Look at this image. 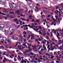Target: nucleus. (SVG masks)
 I'll use <instances>...</instances> for the list:
<instances>
[{
	"mask_svg": "<svg viewBox=\"0 0 63 63\" xmlns=\"http://www.w3.org/2000/svg\"><path fill=\"white\" fill-rule=\"evenodd\" d=\"M38 28H40V29H42V27H41V26H39L38 27Z\"/></svg>",
	"mask_w": 63,
	"mask_h": 63,
	"instance_id": "63",
	"label": "nucleus"
},
{
	"mask_svg": "<svg viewBox=\"0 0 63 63\" xmlns=\"http://www.w3.org/2000/svg\"><path fill=\"white\" fill-rule=\"evenodd\" d=\"M29 52V50H27L25 52V53H28V52Z\"/></svg>",
	"mask_w": 63,
	"mask_h": 63,
	"instance_id": "36",
	"label": "nucleus"
},
{
	"mask_svg": "<svg viewBox=\"0 0 63 63\" xmlns=\"http://www.w3.org/2000/svg\"><path fill=\"white\" fill-rule=\"evenodd\" d=\"M15 17L13 16H11L10 17L11 18H14Z\"/></svg>",
	"mask_w": 63,
	"mask_h": 63,
	"instance_id": "50",
	"label": "nucleus"
},
{
	"mask_svg": "<svg viewBox=\"0 0 63 63\" xmlns=\"http://www.w3.org/2000/svg\"><path fill=\"white\" fill-rule=\"evenodd\" d=\"M32 47H33V48H36V46H33Z\"/></svg>",
	"mask_w": 63,
	"mask_h": 63,
	"instance_id": "39",
	"label": "nucleus"
},
{
	"mask_svg": "<svg viewBox=\"0 0 63 63\" xmlns=\"http://www.w3.org/2000/svg\"><path fill=\"white\" fill-rule=\"evenodd\" d=\"M22 47V46L19 45L18 46V48H20V47Z\"/></svg>",
	"mask_w": 63,
	"mask_h": 63,
	"instance_id": "45",
	"label": "nucleus"
},
{
	"mask_svg": "<svg viewBox=\"0 0 63 63\" xmlns=\"http://www.w3.org/2000/svg\"><path fill=\"white\" fill-rule=\"evenodd\" d=\"M43 9H47V8L45 7H42Z\"/></svg>",
	"mask_w": 63,
	"mask_h": 63,
	"instance_id": "58",
	"label": "nucleus"
},
{
	"mask_svg": "<svg viewBox=\"0 0 63 63\" xmlns=\"http://www.w3.org/2000/svg\"><path fill=\"white\" fill-rule=\"evenodd\" d=\"M23 34H25V35H27V33H26V32L25 31H24L23 32Z\"/></svg>",
	"mask_w": 63,
	"mask_h": 63,
	"instance_id": "29",
	"label": "nucleus"
},
{
	"mask_svg": "<svg viewBox=\"0 0 63 63\" xmlns=\"http://www.w3.org/2000/svg\"><path fill=\"white\" fill-rule=\"evenodd\" d=\"M44 17H46V16H45V15H43L42 16V18H43Z\"/></svg>",
	"mask_w": 63,
	"mask_h": 63,
	"instance_id": "43",
	"label": "nucleus"
},
{
	"mask_svg": "<svg viewBox=\"0 0 63 63\" xmlns=\"http://www.w3.org/2000/svg\"><path fill=\"white\" fill-rule=\"evenodd\" d=\"M39 53V54L40 55H41V54H42V53L41 52H38Z\"/></svg>",
	"mask_w": 63,
	"mask_h": 63,
	"instance_id": "52",
	"label": "nucleus"
},
{
	"mask_svg": "<svg viewBox=\"0 0 63 63\" xmlns=\"http://www.w3.org/2000/svg\"><path fill=\"white\" fill-rule=\"evenodd\" d=\"M62 20V18H59L58 19V22H59V23H60V21H61Z\"/></svg>",
	"mask_w": 63,
	"mask_h": 63,
	"instance_id": "13",
	"label": "nucleus"
},
{
	"mask_svg": "<svg viewBox=\"0 0 63 63\" xmlns=\"http://www.w3.org/2000/svg\"><path fill=\"white\" fill-rule=\"evenodd\" d=\"M14 59L15 61H16L17 60L16 59V58H14Z\"/></svg>",
	"mask_w": 63,
	"mask_h": 63,
	"instance_id": "56",
	"label": "nucleus"
},
{
	"mask_svg": "<svg viewBox=\"0 0 63 63\" xmlns=\"http://www.w3.org/2000/svg\"><path fill=\"white\" fill-rule=\"evenodd\" d=\"M5 27V25L3 24H1L0 25V28L3 29Z\"/></svg>",
	"mask_w": 63,
	"mask_h": 63,
	"instance_id": "4",
	"label": "nucleus"
},
{
	"mask_svg": "<svg viewBox=\"0 0 63 63\" xmlns=\"http://www.w3.org/2000/svg\"><path fill=\"white\" fill-rule=\"evenodd\" d=\"M20 25H18L17 26V29H18V28H19V27H20Z\"/></svg>",
	"mask_w": 63,
	"mask_h": 63,
	"instance_id": "55",
	"label": "nucleus"
},
{
	"mask_svg": "<svg viewBox=\"0 0 63 63\" xmlns=\"http://www.w3.org/2000/svg\"><path fill=\"white\" fill-rule=\"evenodd\" d=\"M7 61H8V60L7 59V58H6V57H5L3 61V63H5V62H7Z\"/></svg>",
	"mask_w": 63,
	"mask_h": 63,
	"instance_id": "9",
	"label": "nucleus"
},
{
	"mask_svg": "<svg viewBox=\"0 0 63 63\" xmlns=\"http://www.w3.org/2000/svg\"><path fill=\"white\" fill-rule=\"evenodd\" d=\"M23 46H24L26 48H27V45H26V44L25 43H24V44H23Z\"/></svg>",
	"mask_w": 63,
	"mask_h": 63,
	"instance_id": "23",
	"label": "nucleus"
},
{
	"mask_svg": "<svg viewBox=\"0 0 63 63\" xmlns=\"http://www.w3.org/2000/svg\"><path fill=\"white\" fill-rule=\"evenodd\" d=\"M55 10V9L53 8V10H52V11H51L52 12H53H53H54V10Z\"/></svg>",
	"mask_w": 63,
	"mask_h": 63,
	"instance_id": "53",
	"label": "nucleus"
},
{
	"mask_svg": "<svg viewBox=\"0 0 63 63\" xmlns=\"http://www.w3.org/2000/svg\"><path fill=\"white\" fill-rule=\"evenodd\" d=\"M7 42L8 43H11V41L9 40H7Z\"/></svg>",
	"mask_w": 63,
	"mask_h": 63,
	"instance_id": "48",
	"label": "nucleus"
},
{
	"mask_svg": "<svg viewBox=\"0 0 63 63\" xmlns=\"http://www.w3.org/2000/svg\"><path fill=\"white\" fill-rule=\"evenodd\" d=\"M40 6V5L39 4H36V6H38V7H39Z\"/></svg>",
	"mask_w": 63,
	"mask_h": 63,
	"instance_id": "49",
	"label": "nucleus"
},
{
	"mask_svg": "<svg viewBox=\"0 0 63 63\" xmlns=\"http://www.w3.org/2000/svg\"><path fill=\"white\" fill-rule=\"evenodd\" d=\"M18 44H19V45H20V44H21V43L19 42H16V44L15 46V47H17V46L18 45Z\"/></svg>",
	"mask_w": 63,
	"mask_h": 63,
	"instance_id": "11",
	"label": "nucleus"
},
{
	"mask_svg": "<svg viewBox=\"0 0 63 63\" xmlns=\"http://www.w3.org/2000/svg\"><path fill=\"white\" fill-rule=\"evenodd\" d=\"M40 4H43V0H40Z\"/></svg>",
	"mask_w": 63,
	"mask_h": 63,
	"instance_id": "27",
	"label": "nucleus"
},
{
	"mask_svg": "<svg viewBox=\"0 0 63 63\" xmlns=\"http://www.w3.org/2000/svg\"><path fill=\"white\" fill-rule=\"evenodd\" d=\"M24 60H23V59H22V61L21 62L22 63H24Z\"/></svg>",
	"mask_w": 63,
	"mask_h": 63,
	"instance_id": "33",
	"label": "nucleus"
},
{
	"mask_svg": "<svg viewBox=\"0 0 63 63\" xmlns=\"http://www.w3.org/2000/svg\"><path fill=\"white\" fill-rule=\"evenodd\" d=\"M18 60L19 61H20V60L21 59V57H20L19 55L18 56Z\"/></svg>",
	"mask_w": 63,
	"mask_h": 63,
	"instance_id": "12",
	"label": "nucleus"
},
{
	"mask_svg": "<svg viewBox=\"0 0 63 63\" xmlns=\"http://www.w3.org/2000/svg\"><path fill=\"white\" fill-rule=\"evenodd\" d=\"M9 6L10 8H11V9H14V8H16V6H15L14 7L12 5V4H11V3H9Z\"/></svg>",
	"mask_w": 63,
	"mask_h": 63,
	"instance_id": "5",
	"label": "nucleus"
},
{
	"mask_svg": "<svg viewBox=\"0 0 63 63\" xmlns=\"http://www.w3.org/2000/svg\"><path fill=\"white\" fill-rule=\"evenodd\" d=\"M31 24H32V26H33L34 25H38V24L37 23L35 22L34 23H32Z\"/></svg>",
	"mask_w": 63,
	"mask_h": 63,
	"instance_id": "15",
	"label": "nucleus"
},
{
	"mask_svg": "<svg viewBox=\"0 0 63 63\" xmlns=\"http://www.w3.org/2000/svg\"><path fill=\"white\" fill-rule=\"evenodd\" d=\"M28 50L29 51H32V49H31V48H30Z\"/></svg>",
	"mask_w": 63,
	"mask_h": 63,
	"instance_id": "40",
	"label": "nucleus"
},
{
	"mask_svg": "<svg viewBox=\"0 0 63 63\" xmlns=\"http://www.w3.org/2000/svg\"><path fill=\"white\" fill-rule=\"evenodd\" d=\"M49 37L48 36H46V39H47V40H49Z\"/></svg>",
	"mask_w": 63,
	"mask_h": 63,
	"instance_id": "41",
	"label": "nucleus"
},
{
	"mask_svg": "<svg viewBox=\"0 0 63 63\" xmlns=\"http://www.w3.org/2000/svg\"><path fill=\"white\" fill-rule=\"evenodd\" d=\"M51 53V56H53V54L52 53V52H51L50 53Z\"/></svg>",
	"mask_w": 63,
	"mask_h": 63,
	"instance_id": "54",
	"label": "nucleus"
},
{
	"mask_svg": "<svg viewBox=\"0 0 63 63\" xmlns=\"http://www.w3.org/2000/svg\"><path fill=\"white\" fill-rule=\"evenodd\" d=\"M27 35L25 34V35H24L23 36V37H24V38H26L27 37Z\"/></svg>",
	"mask_w": 63,
	"mask_h": 63,
	"instance_id": "26",
	"label": "nucleus"
},
{
	"mask_svg": "<svg viewBox=\"0 0 63 63\" xmlns=\"http://www.w3.org/2000/svg\"><path fill=\"white\" fill-rule=\"evenodd\" d=\"M28 45V47H27V48H30L31 47V46H32V44H29V43H27Z\"/></svg>",
	"mask_w": 63,
	"mask_h": 63,
	"instance_id": "10",
	"label": "nucleus"
},
{
	"mask_svg": "<svg viewBox=\"0 0 63 63\" xmlns=\"http://www.w3.org/2000/svg\"><path fill=\"white\" fill-rule=\"evenodd\" d=\"M56 63H59V61H57L56 62Z\"/></svg>",
	"mask_w": 63,
	"mask_h": 63,
	"instance_id": "60",
	"label": "nucleus"
},
{
	"mask_svg": "<svg viewBox=\"0 0 63 63\" xmlns=\"http://www.w3.org/2000/svg\"><path fill=\"white\" fill-rule=\"evenodd\" d=\"M61 10H63V6L61 7Z\"/></svg>",
	"mask_w": 63,
	"mask_h": 63,
	"instance_id": "44",
	"label": "nucleus"
},
{
	"mask_svg": "<svg viewBox=\"0 0 63 63\" xmlns=\"http://www.w3.org/2000/svg\"><path fill=\"white\" fill-rule=\"evenodd\" d=\"M31 26L30 27L31 28H32V29H33L34 28V27H33V26H32V24H31Z\"/></svg>",
	"mask_w": 63,
	"mask_h": 63,
	"instance_id": "34",
	"label": "nucleus"
},
{
	"mask_svg": "<svg viewBox=\"0 0 63 63\" xmlns=\"http://www.w3.org/2000/svg\"><path fill=\"white\" fill-rule=\"evenodd\" d=\"M28 37L27 38V40H28L30 39V38L31 37V35H28Z\"/></svg>",
	"mask_w": 63,
	"mask_h": 63,
	"instance_id": "18",
	"label": "nucleus"
},
{
	"mask_svg": "<svg viewBox=\"0 0 63 63\" xmlns=\"http://www.w3.org/2000/svg\"><path fill=\"white\" fill-rule=\"evenodd\" d=\"M32 35H31V40H33V39H35V38L34 37V34H32Z\"/></svg>",
	"mask_w": 63,
	"mask_h": 63,
	"instance_id": "6",
	"label": "nucleus"
},
{
	"mask_svg": "<svg viewBox=\"0 0 63 63\" xmlns=\"http://www.w3.org/2000/svg\"><path fill=\"white\" fill-rule=\"evenodd\" d=\"M12 38L13 40H17V38L14 35H13L11 37Z\"/></svg>",
	"mask_w": 63,
	"mask_h": 63,
	"instance_id": "7",
	"label": "nucleus"
},
{
	"mask_svg": "<svg viewBox=\"0 0 63 63\" xmlns=\"http://www.w3.org/2000/svg\"><path fill=\"white\" fill-rule=\"evenodd\" d=\"M10 33V32L8 30H7L5 31V34L6 35H7L8 34H9Z\"/></svg>",
	"mask_w": 63,
	"mask_h": 63,
	"instance_id": "8",
	"label": "nucleus"
},
{
	"mask_svg": "<svg viewBox=\"0 0 63 63\" xmlns=\"http://www.w3.org/2000/svg\"><path fill=\"white\" fill-rule=\"evenodd\" d=\"M1 31L2 32H5L6 31V30L4 29H2Z\"/></svg>",
	"mask_w": 63,
	"mask_h": 63,
	"instance_id": "31",
	"label": "nucleus"
},
{
	"mask_svg": "<svg viewBox=\"0 0 63 63\" xmlns=\"http://www.w3.org/2000/svg\"><path fill=\"white\" fill-rule=\"evenodd\" d=\"M59 6H61V7H63V4L61 3L59 5Z\"/></svg>",
	"mask_w": 63,
	"mask_h": 63,
	"instance_id": "32",
	"label": "nucleus"
},
{
	"mask_svg": "<svg viewBox=\"0 0 63 63\" xmlns=\"http://www.w3.org/2000/svg\"><path fill=\"white\" fill-rule=\"evenodd\" d=\"M46 14L47 15L49 14V12H48V10L47 9L46 10Z\"/></svg>",
	"mask_w": 63,
	"mask_h": 63,
	"instance_id": "19",
	"label": "nucleus"
},
{
	"mask_svg": "<svg viewBox=\"0 0 63 63\" xmlns=\"http://www.w3.org/2000/svg\"><path fill=\"white\" fill-rule=\"evenodd\" d=\"M1 1L2 2H5V0H1Z\"/></svg>",
	"mask_w": 63,
	"mask_h": 63,
	"instance_id": "42",
	"label": "nucleus"
},
{
	"mask_svg": "<svg viewBox=\"0 0 63 63\" xmlns=\"http://www.w3.org/2000/svg\"><path fill=\"white\" fill-rule=\"evenodd\" d=\"M51 50H53V49H54V48H51Z\"/></svg>",
	"mask_w": 63,
	"mask_h": 63,
	"instance_id": "59",
	"label": "nucleus"
},
{
	"mask_svg": "<svg viewBox=\"0 0 63 63\" xmlns=\"http://www.w3.org/2000/svg\"><path fill=\"white\" fill-rule=\"evenodd\" d=\"M59 48L62 50V49L63 48V46H62L60 47H59Z\"/></svg>",
	"mask_w": 63,
	"mask_h": 63,
	"instance_id": "24",
	"label": "nucleus"
},
{
	"mask_svg": "<svg viewBox=\"0 0 63 63\" xmlns=\"http://www.w3.org/2000/svg\"><path fill=\"white\" fill-rule=\"evenodd\" d=\"M23 8L24 9H27V8L26 7L24 6H20V7L19 10H18L15 12V13L17 15H20V12L19 11H22V10H23V9L22 8Z\"/></svg>",
	"mask_w": 63,
	"mask_h": 63,
	"instance_id": "1",
	"label": "nucleus"
},
{
	"mask_svg": "<svg viewBox=\"0 0 63 63\" xmlns=\"http://www.w3.org/2000/svg\"><path fill=\"white\" fill-rule=\"evenodd\" d=\"M15 2H18V0H14Z\"/></svg>",
	"mask_w": 63,
	"mask_h": 63,
	"instance_id": "62",
	"label": "nucleus"
},
{
	"mask_svg": "<svg viewBox=\"0 0 63 63\" xmlns=\"http://www.w3.org/2000/svg\"><path fill=\"white\" fill-rule=\"evenodd\" d=\"M9 30L11 33L9 34L10 35L13 34L14 32H15V30L14 29V27H11L9 28Z\"/></svg>",
	"mask_w": 63,
	"mask_h": 63,
	"instance_id": "2",
	"label": "nucleus"
},
{
	"mask_svg": "<svg viewBox=\"0 0 63 63\" xmlns=\"http://www.w3.org/2000/svg\"><path fill=\"white\" fill-rule=\"evenodd\" d=\"M45 54L46 55H47V56H50V55L49 54H48L47 53H46Z\"/></svg>",
	"mask_w": 63,
	"mask_h": 63,
	"instance_id": "22",
	"label": "nucleus"
},
{
	"mask_svg": "<svg viewBox=\"0 0 63 63\" xmlns=\"http://www.w3.org/2000/svg\"><path fill=\"white\" fill-rule=\"evenodd\" d=\"M0 3H0V4H1V5H4L5 4V2H0Z\"/></svg>",
	"mask_w": 63,
	"mask_h": 63,
	"instance_id": "25",
	"label": "nucleus"
},
{
	"mask_svg": "<svg viewBox=\"0 0 63 63\" xmlns=\"http://www.w3.org/2000/svg\"><path fill=\"white\" fill-rule=\"evenodd\" d=\"M29 6H30V8H31V9H33L34 8V5L32 4V3H29Z\"/></svg>",
	"mask_w": 63,
	"mask_h": 63,
	"instance_id": "3",
	"label": "nucleus"
},
{
	"mask_svg": "<svg viewBox=\"0 0 63 63\" xmlns=\"http://www.w3.org/2000/svg\"><path fill=\"white\" fill-rule=\"evenodd\" d=\"M24 62L25 63H26V62H27V61H26V60H24Z\"/></svg>",
	"mask_w": 63,
	"mask_h": 63,
	"instance_id": "64",
	"label": "nucleus"
},
{
	"mask_svg": "<svg viewBox=\"0 0 63 63\" xmlns=\"http://www.w3.org/2000/svg\"><path fill=\"white\" fill-rule=\"evenodd\" d=\"M46 42H44L43 41L42 42V44H43L44 45L45 44H46Z\"/></svg>",
	"mask_w": 63,
	"mask_h": 63,
	"instance_id": "47",
	"label": "nucleus"
},
{
	"mask_svg": "<svg viewBox=\"0 0 63 63\" xmlns=\"http://www.w3.org/2000/svg\"><path fill=\"white\" fill-rule=\"evenodd\" d=\"M55 14L58 16V10H57L56 11H55Z\"/></svg>",
	"mask_w": 63,
	"mask_h": 63,
	"instance_id": "14",
	"label": "nucleus"
},
{
	"mask_svg": "<svg viewBox=\"0 0 63 63\" xmlns=\"http://www.w3.org/2000/svg\"><path fill=\"white\" fill-rule=\"evenodd\" d=\"M10 14H15V12H10Z\"/></svg>",
	"mask_w": 63,
	"mask_h": 63,
	"instance_id": "46",
	"label": "nucleus"
},
{
	"mask_svg": "<svg viewBox=\"0 0 63 63\" xmlns=\"http://www.w3.org/2000/svg\"><path fill=\"white\" fill-rule=\"evenodd\" d=\"M40 21V20H36V22H39V21Z\"/></svg>",
	"mask_w": 63,
	"mask_h": 63,
	"instance_id": "38",
	"label": "nucleus"
},
{
	"mask_svg": "<svg viewBox=\"0 0 63 63\" xmlns=\"http://www.w3.org/2000/svg\"><path fill=\"white\" fill-rule=\"evenodd\" d=\"M49 44V42L48 41H47V45H48Z\"/></svg>",
	"mask_w": 63,
	"mask_h": 63,
	"instance_id": "57",
	"label": "nucleus"
},
{
	"mask_svg": "<svg viewBox=\"0 0 63 63\" xmlns=\"http://www.w3.org/2000/svg\"><path fill=\"white\" fill-rule=\"evenodd\" d=\"M44 50V49L43 48H42L41 49V51L42 52H43Z\"/></svg>",
	"mask_w": 63,
	"mask_h": 63,
	"instance_id": "37",
	"label": "nucleus"
},
{
	"mask_svg": "<svg viewBox=\"0 0 63 63\" xmlns=\"http://www.w3.org/2000/svg\"><path fill=\"white\" fill-rule=\"evenodd\" d=\"M17 19L16 18L13 19V20L15 22H18Z\"/></svg>",
	"mask_w": 63,
	"mask_h": 63,
	"instance_id": "17",
	"label": "nucleus"
},
{
	"mask_svg": "<svg viewBox=\"0 0 63 63\" xmlns=\"http://www.w3.org/2000/svg\"><path fill=\"white\" fill-rule=\"evenodd\" d=\"M0 15H1V14H2V15H3L4 16H6V15L4 14L3 13H1V12H0Z\"/></svg>",
	"mask_w": 63,
	"mask_h": 63,
	"instance_id": "20",
	"label": "nucleus"
},
{
	"mask_svg": "<svg viewBox=\"0 0 63 63\" xmlns=\"http://www.w3.org/2000/svg\"><path fill=\"white\" fill-rule=\"evenodd\" d=\"M5 24L6 25H8V24H9V22H5Z\"/></svg>",
	"mask_w": 63,
	"mask_h": 63,
	"instance_id": "21",
	"label": "nucleus"
},
{
	"mask_svg": "<svg viewBox=\"0 0 63 63\" xmlns=\"http://www.w3.org/2000/svg\"><path fill=\"white\" fill-rule=\"evenodd\" d=\"M24 55H28V54H26L25 53H24Z\"/></svg>",
	"mask_w": 63,
	"mask_h": 63,
	"instance_id": "61",
	"label": "nucleus"
},
{
	"mask_svg": "<svg viewBox=\"0 0 63 63\" xmlns=\"http://www.w3.org/2000/svg\"><path fill=\"white\" fill-rule=\"evenodd\" d=\"M7 17H10V16L9 15H8L6 16Z\"/></svg>",
	"mask_w": 63,
	"mask_h": 63,
	"instance_id": "51",
	"label": "nucleus"
},
{
	"mask_svg": "<svg viewBox=\"0 0 63 63\" xmlns=\"http://www.w3.org/2000/svg\"><path fill=\"white\" fill-rule=\"evenodd\" d=\"M18 53H19V54H20V55H23V54L19 51V52Z\"/></svg>",
	"mask_w": 63,
	"mask_h": 63,
	"instance_id": "30",
	"label": "nucleus"
},
{
	"mask_svg": "<svg viewBox=\"0 0 63 63\" xmlns=\"http://www.w3.org/2000/svg\"><path fill=\"white\" fill-rule=\"evenodd\" d=\"M38 33H39V34L40 35H42V34H43V33L41 32V30H40L38 31Z\"/></svg>",
	"mask_w": 63,
	"mask_h": 63,
	"instance_id": "16",
	"label": "nucleus"
},
{
	"mask_svg": "<svg viewBox=\"0 0 63 63\" xmlns=\"http://www.w3.org/2000/svg\"><path fill=\"white\" fill-rule=\"evenodd\" d=\"M51 57H50L51 59H53V58H54V56H51Z\"/></svg>",
	"mask_w": 63,
	"mask_h": 63,
	"instance_id": "35",
	"label": "nucleus"
},
{
	"mask_svg": "<svg viewBox=\"0 0 63 63\" xmlns=\"http://www.w3.org/2000/svg\"><path fill=\"white\" fill-rule=\"evenodd\" d=\"M58 42H59V43H62V41L60 40H59Z\"/></svg>",
	"mask_w": 63,
	"mask_h": 63,
	"instance_id": "28",
	"label": "nucleus"
}]
</instances>
